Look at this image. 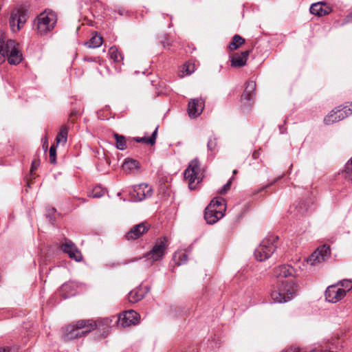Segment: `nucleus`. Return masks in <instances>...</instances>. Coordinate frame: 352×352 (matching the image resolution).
I'll use <instances>...</instances> for the list:
<instances>
[{
  "label": "nucleus",
  "mask_w": 352,
  "mask_h": 352,
  "mask_svg": "<svg viewBox=\"0 0 352 352\" xmlns=\"http://www.w3.org/2000/svg\"><path fill=\"white\" fill-rule=\"evenodd\" d=\"M105 189L98 186L93 188L92 191L89 193V196L93 198H100L105 194Z\"/></svg>",
  "instance_id": "nucleus-34"
},
{
  "label": "nucleus",
  "mask_w": 352,
  "mask_h": 352,
  "mask_svg": "<svg viewBox=\"0 0 352 352\" xmlns=\"http://www.w3.org/2000/svg\"><path fill=\"white\" fill-rule=\"evenodd\" d=\"M326 300L331 303L341 300L344 296V291L341 290L337 284L329 286L324 293Z\"/></svg>",
  "instance_id": "nucleus-12"
},
{
  "label": "nucleus",
  "mask_w": 352,
  "mask_h": 352,
  "mask_svg": "<svg viewBox=\"0 0 352 352\" xmlns=\"http://www.w3.org/2000/svg\"><path fill=\"white\" fill-rule=\"evenodd\" d=\"M110 58L113 60L114 62L120 63L123 60V56L120 53L116 46L110 47L109 50Z\"/></svg>",
  "instance_id": "nucleus-27"
},
{
  "label": "nucleus",
  "mask_w": 352,
  "mask_h": 352,
  "mask_svg": "<svg viewBox=\"0 0 352 352\" xmlns=\"http://www.w3.org/2000/svg\"><path fill=\"white\" fill-rule=\"evenodd\" d=\"M248 56V50L244 51L241 54H234L231 60V66L234 67H241L244 66L246 64Z\"/></svg>",
  "instance_id": "nucleus-18"
},
{
  "label": "nucleus",
  "mask_w": 352,
  "mask_h": 352,
  "mask_svg": "<svg viewBox=\"0 0 352 352\" xmlns=\"http://www.w3.org/2000/svg\"><path fill=\"white\" fill-rule=\"evenodd\" d=\"M174 259L178 265L185 263L188 259V255L186 252L179 251L175 254Z\"/></svg>",
  "instance_id": "nucleus-33"
},
{
  "label": "nucleus",
  "mask_w": 352,
  "mask_h": 352,
  "mask_svg": "<svg viewBox=\"0 0 352 352\" xmlns=\"http://www.w3.org/2000/svg\"><path fill=\"white\" fill-rule=\"evenodd\" d=\"M98 326L93 320H80L76 324H69L64 330L62 338L67 341L85 336Z\"/></svg>",
  "instance_id": "nucleus-3"
},
{
  "label": "nucleus",
  "mask_w": 352,
  "mask_h": 352,
  "mask_svg": "<svg viewBox=\"0 0 352 352\" xmlns=\"http://www.w3.org/2000/svg\"><path fill=\"white\" fill-rule=\"evenodd\" d=\"M274 275L278 278L276 287L271 292L274 302H286L294 298L297 286L293 281L283 279L295 275V270L289 265H282L274 268Z\"/></svg>",
  "instance_id": "nucleus-1"
},
{
  "label": "nucleus",
  "mask_w": 352,
  "mask_h": 352,
  "mask_svg": "<svg viewBox=\"0 0 352 352\" xmlns=\"http://www.w3.org/2000/svg\"><path fill=\"white\" fill-rule=\"evenodd\" d=\"M184 178L188 182L189 188L192 190L196 188L203 177L200 168V163L197 159L192 160L184 171Z\"/></svg>",
  "instance_id": "nucleus-5"
},
{
  "label": "nucleus",
  "mask_w": 352,
  "mask_h": 352,
  "mask_svg": "<svg viewBox=\"0 0 352 352\" xmlns=\"http://www.w3.org/2000/svg\"><path fill=\"white\" fill-rule=\"evenodd\" d=\"M131 194L135 201H141L151 197L153 195V190L148 184H140L134 186Z\"/></svg>",
  "instance_id": "nucleus-10"
},
{
  "label": "nucleus",
  "mask_w": 352,
  "mask_h": 352,
  "mask_svg": "<svg viewBox=\"0 0 352 352\" xmlns=\"http://www.w3.org/2000/svg\"><path fill=\"white\" fill-rule=\"evenodd\" d=\"M245 40L239 35H234L232 42L229 45V48L230 50H236L239 46H241Z\"/></svg>",
  "instance_id": "nucleus-32"
},
{
  "label": "nucleus",
  "mask_w": 352,
  "mask_h": 352,
  "mask_svg": "<svg viewBox=\"0 0 352 352\" xmlns=\"http://www.w3.org/2000/svg\"><path fill=\"white\" fill-rule=\"evenodd\" d=\"M68 128L67 126H63L56 136V142L58 144H65L67 140Z\"/></svg>",
  "instance_id": "nucleus-26"
},
{
  "label": "nucleus",
  "mask_w": 352,
  "mask_h": 352,
  "mask_svg": "<svg viewBox=\"0 0 352 352\" xmlns=\"http://www.w3.org/2000/svg\"><path fill=\"white\" fill-rule=\"evenodd\" d=\"M140 315L134 310L126 311L120 316L118 318L113 316L112 318H107L98 320V325L102 324L104 326L109 327L114 324L118 323V325L122 327L135 325L138 322Z\"/></svg>",
  "instance_id": "nucleus-4"
},
{
  "label": "nucleus",
  "mask_w": 352,
  "mask_h": 352,
  "mask_svg": "<svg viewBox=\"0 0 352 352\" xmlns=\"http://www.w3.org/2000/svg\"><path fill=\"white\" fill-rule=\"evenodd\" d=\"M37 30L40 34H46L55 27L57 21L56 14L52 11L41 13L36 19Z\"/></svg>",
  "instance_id": "nucleus-6"
},
{
  "label": "nucleus",
  "mask_w": 352,
  "mask_h": 352,
  "mask_svg": "<svg viewBox=\"0 0 352 352\" xmlns=\"http://www.w3.org/2000/svg\"><path fill=\"white\" fill-rule=\"evenodd\" d=\"M236 173H237L236 170H234L233 171V174H234H234H236Z\"/></svg>",
  "instance_id": "nucleus-47"
},
{
  "label": "nucleus",
  "mask_w": 352,
  "mask_h": 352,
  "mask_svg": "<svg viewBox=\"0 0 352 352\" xmlns=\"http://www.w3.org/2000/svg\"><path fill=\"white\" fill-rule=\"evenodd\" d=\"M340 121V120H337L336 113L332 110L324 118V122L325 124L329 125L333 124L336 122Z\"/></svg>",
  "instance_id": "nucleus-35"
},
{
  "label": "nucleus",
  "mask_w": 352,
  "mask_h": 352,
  "mask_svg": "<svg viewBox=\"0 0 352 352\" xmlns=\"http://www.w3.org/2000/svg\"><path fill=\"white\" fill-rule=\"evenodd\" d=\"M146 292L142 288H136L129 293L128 298L131 303H135L141 300Z\"/></svg>",
  "instance_id": "nucleus-20"
},
{
  "label": "nucleus",
  "mask_w": 352,
  "mask_h": 352,
  "mask_svg": "<svg viewBox=\"0 0 352 352\" xmlns=\"http://www.w3.org/2000/svg\"><path fill=\"white\" fill-rule=\"evenodd\" d=\"M50 160L52 164L56 162V147L54 146H52L50 148Z\"/></svg>",
  "instance_id": "nucleus-38"
},
{
  "label": "nucleus",
  "mask_w": 352,
  "mask_h": 352,
  "mask_svg": "<svg viewBox=\"0 0 352 352\" xmlns=\"http://www.w3.org/2000/svg\"><path fill=\"white\" fill-rule=\"evenodd\" d=\"M102 44V38L101 36L95 33L90 40L85 43L90 48H96L100 47Z\"/></svg>",
  "instance_id": "nucleus-23"
},
{
  "label": "nucleus",
  "mask_w": 352,
  "mask_h": 352,
  "mask_svg": "<svg viewBox=\"0 0 352 352\" xmlns=\"http://www.w3.org/2000/svg\"><path fill=\"white\" fill-rule=\"evenodd\" d=\"M351 17H352V12H351Z\"/></svg>",
  "instance_id": "nucleus-49"
},
{
  "label": "nucleus",
  "mask_w": 352,
  "mask_h": 352,
  "mask_svg": "<svg viewBox=\"0 0 352 352\" xmlns=\"http://www.w3.org/2000/svg\"><path fill=\"white\" fill-rule=\"evenodd\" d=\"M16 18L14 17L13 13L12 12L10 17V25L13 32H16L21 29L19 25H18V23H16Z\"/></svg>",
  "instance_id": "nucleus-36"
},
{
  "label": "nucleus",
  "mask_w": 352,
  "mask_h": 352,
  "mask_svg": "<svg viewBox=\"0 0 352 352\" xmlns=\"http://www.w3.org/2000/svg\"><path fill=\"white\" fill-rule=\"evenodd\" d=\"M342 175L346 180L352 182V157L346 163Z\"/></svg>",
  "instance_id": "nucleus-25"
},
{
  "label": "nucleus",
  "mask_w": 352,
  "mask_h": 352,
  "mask_svg": "<svg viewBox=\"0 0 352 352\" xmlns=\"http://www.w3.org/2000/svg\"><path fill=\"white\" fill-rule=\"evenodd\" d=\"M104 158L107 164H108L109 165L110 164V162H109V159H107L105 156H104Z\"/></svg>",
  "instance_id": "nucleus-45"
},
{
  "label": "nucleus",
  "mask_w": 352,
  "mask_h": 352,
  "mask_svg": "<svg viewBox=\"0 0 352 352\" xmlns=\"http://www.w3.org/2000/svg\"><path fill=\"white\" fill-rule=\"evenodd\" d=\"M162 45H164V47H166V45H168V43H166V42H165V41H162Z\"/></svg>",
  "instance_id": "nucleus-46"
},
{
  "label": "nucleus",
  "mask_w": 352,
  "mask_h": 352,
  "mask_svg": "<svg viewBox=\"0 0 352 352\" xmlns=\"http://www.w3.org/2000/svg\"><path fill=\"white\" fill-rule=\"evenodd\" d=\"M212 204H209L205 209L204 218L208 224H214L224 216V213L217 209H212Z\"/></svg>",
  "instance_id": "nucleus-15"
},
{
  "label": "nucleus",
  "mask_w": 352,
  "mask_h": 352,
  "mask_svg": "<svg viewBox=\"0 0 352 352\" xmlns=\"http://www.w3.org/2000/svg\"><path fill=\"white\" fill-rule=\"evenodd\" d=\"M231 180H229L223 186V188H221V190H220V193L221 194H224L226 193L230 188V186H231Z\"/></svg>",
  "instance_id": "nucleus-39"
},
{
  "label": "nucleus",
  "mask_w": 352,
  "mask_h": 352,
  "mask_svg": "<svg viewBox=\"0 0 352 352\" xmlns=\"http://www.w3.org/2000/svg\"><path fill=\"white\" fill-rule=\"evenodd\" d=\"M114 137L116 140V147L120 151L124 150L126 148V140L124 136L115 133Z\"/></svg>",
  "instance_id": "nucleus-29"
},
{
  "label": "nucleus",
  "mask_w": 352,
  "mask_h": 352,
  "mask_svg": "<svg viewBox=\"0 0 352 352\" xmlns=\"http://www.w3.org/2000/svg\"><path fill=\"white\" fill-rule=\"evenodd\" d=\"M279 129H280V133H281V134L285 133V131H286V129H285V128H284V126H282V125H280V126H279Z\"/></svg>",
  "instance_id": "nucleus-44"
},
{
  "label": "nucleus",
  "mask_w": 352,
  "mask_h": 352,
  "mask_svg": "<svg viewBox=\"0 0 352 352\" xmlns=\"http://www.w3.org/2000/svg\"><path fill=\"white\" fill-rule=\"evenodd\" d=\"M0 352H17L14 347H0Z\"/></svg>",
  "instance_id": "nucleus-40"
},
{
  "label": "nucleus",
  "mask_w": 352,
  "mask_h": 352,
  "mask_svg": "<svg viewBox=\"0 0 352 352\" xmlns=\"http://www.w3.org/2000/svg\"><path fill=\"white\" fill-rule=\"evenodd\" d=\"M148 230V227L145 223H140L133 226L126 234L125 238L127 240H135L140 237Z\"/></svg>",
  "instance_id": "nucleus-14"
},
{
  "label": "nucleus",
  "mask_w": 352,
  "mask_h": 352,
  "mask_svg": "<svg viewBox=\"0 0 352 352\" xmlns=\"http://www.w3.org/2000/svg\"><path fill=\"white\" fill-rule=\"evenodd\" d=\"M77 283L69 281L64 283L60 288V293L64 298H68L76 294Z\"/></svg>",
  "instance_id": "nucleus-17"
},
{
  "label": "nucleus",
  "mask_w": 352,
  "mask_h": 352,
  "mask_svg": "<svg viewBox=\"0 0 352 352\" xmlns=\"http://www.w3.org/2000/svg\"><path fill=\"white\" fill-rule=\"evenodd\" d=\"M217 146V138L214 136L210 137L208 141L207 147L209 151H214Z\"/></svg>",
  "instance_id": "nucleus-37"
},
{
  "label": "nucleus",
  "mask_w": 352,
  "mask_h": 352,
  "mask_svg": "<svg viewBox=\"0 0 352 352\" xmlns=\"http://www.w3.org/2000/svg\"><path fill=\"white\" fill-rule=\"evenodd\" d=\"M141 258H142V257H139V258H133V259H131V260H130V261H126L124 263H125V264H128V263H130V262H135V261H138V260H140V259H141Z\"/></svg>",
  "instance_id": "nucleus-43"
},
{
  "label": "nucleus",
  "mask_w": 352,
  "mask_h": 352,
  "mask_svg": "<svg viewBox=\"0 0 352 352\" xmlns=\"http://www.w3.org/2000/svg\"><path fill=\"white\" fill-rule=\"evenodd\" d=\"M309 11L314 15L322 16L330 13L331 8L327 5L326 2L319 1L313 3L310 6Z\"/></svg>",
  "instance_id": "nucleus-16"
},
{
  "label": "nucleus",
  "mask_w": 352,
  "mask_h": 352,
  "mask_svg": "<svg viewBox=\"0 0 352 352\" xmlns=\"http://www.w3.org/2000/svg\"><path fill=\"white\" fill-rule=\"evenodd\" d=\"M12 13L14 17L16 18V23H18V25H19L20 28H21V27H23V25L25 24L26 21V14L19 10L16 11H13Z\"/></svg>",
  "instance_id": "nucleus-31"
},
{
  "label": "nucleus",
  "mask_w": 352,
  "mask_h": 352,
  "mask_svg": "<svg viewBox=\"0 0 352 352\" xmlns=\"http://www.w3.org/2000/svg\"><path fill=\"white\" fill-rule=\"evenodd\" d=\"M167 240L166 237L159 239L155 243L152 250L144 255V257L151 259L153 262L161 259L165 254L167 247Z\"/></svg>",
  "instance_id": "nucleus-8"
},
{
  "label": "nucleus",
  "mask_w": 352,
  "mask_h": 352,
  "mask_svg": "<svg viewBox=\"0 0 352 352\" xmlns=\"http://www.w3.org/2000/svg\"><path fill=\"white\" fill-rule=\"evenodd\" d=\"M158 127H156L152 135L149 138L142 137V138H135V140L137 142L145 143L147 144L153 145L155 143L156 136L157 133Z\"/></svg>",
  "instance_id": "nucleus-24"
},
{
  "label": "nucleus",
  "mask_w": 352,
  "mask_h": 352,
  "mask_svg": "<svg viewBox=\"0 0 352 352\" xmlns=\"http://www.w3.org/2000/svg\"><path fill=\"white\" fill-rule=\"evenodd\" d=\"M341 290L344 291V294L352 289V280L350 279H344L336 283Z\"/></svg>",
  "instance_id": "nucleus-28"
},
{
  "label": "nucleus",
  "mask_w": 352,
  "mask_h": 352,
  "mask_svg": "<svg viewBox=\"0 0 352 352\" xmlns=\"http://www.w3.org/2000/svg\"><path fill=\"white\" fill-rule=\"evenodd\" d=\"M333 111L336 113L337 120H342L352 114V104L337 107Z\"/></svg>",
  "instance_id": "nucleus-19"
},
{
  "label": "nucleus",
  "mask_w": 352,
  "mask_h": 352,
  "mask_svg": "<svg viewBox=\"0 0 352 352\" xmlns=\"http://www.w3.org/2000/svg\"><path fill=\"white\" fill-rule=\"evenodd\" d=\"M256 83L254 81H250L247 83L244 94L242 97L247 100H252L255 95Z\"/></svg>",
  "instance_id": "nucleus-22"
},
{
  "label": "nucleus",
  "mask_w": 352,
  "mask_h": 352,
  "mask_svg": "<svg viewBox=\"0 0 352 352\" xmlns=\"http://www.w3.org/2000/svg\"><path fill=\"white\" fill-rule=\"evenodd\" d=\"M39 164H40V162H39L38 160H34V161H32V166H31V172L32 173L35 170H36L37 168L39 166Z\"/></svg>",
  "instance_id": "nucleus-41"
},
{
  "label": "nucleus",
  "mask_w": 352,
  "mask_h": 352,
  "mask_svg": "<svg viewBox=\"0 0 352 352\" xmlns=\"http://www.w3.org/2000/svg\"><path fill=\"white\" fill-rule=\"evenodd\" d=\"M253 157H256V153H254V154H253Z\"/></svg>",
  "instance_id": "nucleus-48"
},
{
  "label": "nucleus",
  "mask_w": 352,
  "mask_h": 352,
  "mask_svg": "<svg viewBox=\"0 0 352 352\" xmlns=\"http://www.w3.org/2000/svg\"><path fill=\"white\" fill-rule=\"evenodd\" d=\"M184 69L185 70L187 75H190L192 72V70L189 69V65H187L186 64L184 65Z\"/></svg>",
  "instance_id": "nucleus-42"
},
{
  "label": "nucleus",
  "mask_w": 352,
  "mask_h": 352,
  "mask_svg": "<svg viewBox=\"0 0 352 352\" xmlns=\"http://www.w3.org/2000/svg\"><path fill=\"white\" fill-rule=\"evenodd\" d=\"M122 169L126 173H131L140 168L139 162L133 159L126 158L122 164Z\"/></svg>",
  "instance_id": "nucleus-21"
},
{
  "label": "nucleus",
  "mask_w": 352,
  "mask_h": 352,
  "mask_svg": "<svg viewBox=\"0 0 352 352\" xmlns=\"http://www.w3.org/2000/svg\"><path fill=\"white\" fill-rule=\"evenodd\" d=\"M329 246L324 245L318 248L307 258V261L311 265H317L324 262L330 256Z\"/></svg>",
  "instance_id": "nucleus-9"
},
{
  "label": "nucleus",
  "mask_w": 352,
  "mask_h": 352,
  "mask_svg": "<svg viewBox=\"0 0 352 352\" xmlns=\"http://www.w3.org/2000/svg\"><path fill=\"white\" fill-rule=\"evenodd\" d=\"M277 239V236H270L263 239L254 251L256 259L263 261L270 258L275 251L274 243Z\"/></svg>",
  "instance_id": "nucleus-7"
},
{
  "label": "nucleus",
  "mask_w": 352,
  "mask_h": 352,
  "mask_svg": "<svg viewBox=\"0 0 352 352\" xmlns=\"http://www.w3.org/2000/svg\"><path fill=\"white\" fill-rule=\"evenodd\" d=\"M8 60L9 64L16 65L23 59L22 54L19 50L18 43L12 39L8 38L3 34H0V65Z\"/></svg>",
  "instance_id": "nucleus-2"
},
{
  "label": "nucleus",
  "mask_w": 352,
  "mask_h": 352,
  "mask_svg": "<svg viewBox=\"0 0 352 352\" xmlns=\"http://www.w3.org/2000/svg\"><path fill=\"white\" fill-rule=\"evenodd\" d=\"M60 250L69 255V258L80 262L82 260V255L76 245L70 240H65L60 246Z\"/></svg>",
  "instance_id": "nucleus-11"
},
{
  "label": "nucleus",
  "mask_w": 352,
  "mask_h": 352,
  "mask_svg": "<svg viewBox=\"0 0 352 352\" xmlns=\"http://www.w3.org/2000/svg\"><path fill=\"white\" fill-rule=\"evenodd\" d=\"M212 209H217L223 212L226 210L224 200L222 198H214L209 204H212Z\"/></svg>",
  "instance_id": "nucleus-30"
},
{
  "label": "nucleus",
  "mask_w": 352,
  "mask_h": 352,
  "mask_svg": "<svg viewBox=\"0 0 352 352\" xmlns=\"http://www.w3.org/2000/svg\"><path fill=\"white\" fill-rule=\"evenodd\" d=\"M204 108V101L201 98H193L188 102V113L191 118L199 116Z\"/></svg>",
  "instance_id": "nucleus-13"
}]
</instances>
